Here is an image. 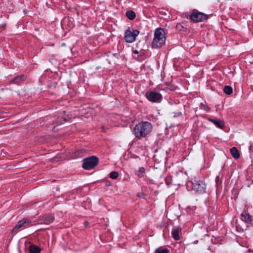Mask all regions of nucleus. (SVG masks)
Instances as JSON below:
<instances>
[{"label": "nucleus", "instance_id": "nucleus-1", "mask_svg": "<svg viewBox=\"0 0 253 253\" xmlns=\"http://www.w3.org/2000/svg\"><path fill=\"white\" fill-rule=\"evenodd\" d=\"M151 124L147 121H142L136 124L133 129V134L138 139L147 137L152 130Z\"/></svg>", "mask_w": 253, "mask_h": 253}, {"label": "nucleus", "instance_id": "nucleus-2", "mask_svg": "<svg viewBox=\"0 0 253 253\" xmlns=\"http://www.w3.org/2000/svg\"><path fill=\"white\" fill-rule=\"evenodd\" d=\"M165 32L162 28H158L155 32L154 38L152 42L153 48H158L162 47L166 42Z\"/></svg>", "mask_w": 253, "mask_h": 253}, {"label": "nucleus", "instance_id": "nucleus-3", "mask_svg": "<svg viewBox=\"0 0 253 253\" xmlns=\"http://www.w3.org/2000/svg\"><path fill=\"white\" fill-rule=\"evenodd\" d=\"M188 188L191 187V190L198 193H203L206 191L205 184L201 180L194 179L187 183Z\"/></svg>", "mask_w": 253, "mask_h": 253}, {"label": "nucleus", "instance_id": "nucleus-4", "mask_svg": "<svg viewBox=\"0 0 253 253\" xmlns=\"http://www.w3.org/2000/svg\"><path fill=\"white\" fill-rule=\"evenodd\" d=\"M98 163V159L95 156L88 157L84 160L83 167L85 169H90L95 167Z\"/></svg>", "mask_w": 253, "mask_h": 253}, {"label": "nucleus", "instance_id": "nucleus-5", "mask_svg": "<svg viewBox=\"0 0 253 253\" xmlns=\"http://www.w3.org/2000/svg\"><path fill=\"white\" fill-rule=\"evenodd\" d=\"M139 32L138 30H133L131 31L127 30L125 32L124 39L126 42L128 43L133 42L135 41L136 37L139 34Z\"/></svg>", "mask_w": 253, "mask_h": 253}, {"label": "nucleus", "instance_id": "nucleus-6", "mask_svg": "<svg viewBox=\"0 0 253 253\" xmlns=\"http://www.w3.org/2000/svg\"><path fill=\"white\" fill-rule=\"evenodd\" d=\"M147 98L151 102H159L162 99V95L160 93L150 91L146 93Z\"/></svg>", "mask_w": 253, "mask_h": 253}, {"label": "nucleus", "instance_id": "nucleus-7", "mask_svg": "<svg viewBox=\"0 0 253 253\" xmlns=\"http://www.w3.org/2000/svg\"><path fill=\"white\" fill-rule=\"evenodd\" d=\"M207 15L201 12H194L191 14V19L196 22L203 21L207 19Z\"/></svg>", "mask_w": 253, "mask_h": 253}, {"label": "nucleus", "instance_id": "nucleus-8", "mask_svg": "<svg viewBox=\"0 0 253 253\" xmlns=\"http://www.w3.org/2000/svg\"><path fill=\"white\" fill-rule=\"evenodd\" d=\"M54 220V217L52 214H45L39 218V223L48 225Z\"/></svg>", "mask_w": 253, "mask_h": 253}, {"label": "nucleus", "instance_id": "nucleus-9", "mask_svg": "<svg viewBox=\"0 0 253 253\" xmlns=\"http://www.w3.org/2000/svg\"><path fill=\"white\" fill-rule=\"evenodd\" d=\"M30 220L27 218H24L19 221L12 230V232H16L21 227H27L30 224Z\"/></svg>", "mask_w": 253, "mask_h": 253}, {"label": "nucleus", "instance_id": "nucleus-10", "mask_svg": "<svg viewBox=\"0 0 253 253\" xmlns=\"http://www.w3.org/2000/svg\"><path fill=\"white\" fill-rule=\"evenodd\" d=\"M181 231V228L180 226L175 227L172 229L171 232L172 237L175 240H178L180 239L179 233Z\"/></svg>", "mask_w": 253, "mask_h": 253}, {"label": "nucleus", "instance_id": "nucleus-11", "mask_svg": "<svg viewBox=\"0 0 253 253\" xmlns=\"http://www.w3.org/2000/svg\"><path fill=\"white\" fill-rule=\"evenodd\" d=\"M208 120L219 128L222 129L225 127L224 122L220 120L209 119Z\"/></svg>", "mask_w": 253, "mask_h": 253}, {"label": "nucleus", "instance_id": "nucleus-12", "mask_svg": "<svg viewBox=\"0 0 253 253\" xmlns=\"http://www.w3.org/2000/svg\"><path fill=\"white\" fill-rule=\"evenodd\" d=\"M241 215H242V220L244 221L245 222H246L247 223H251V222H252L251 216H250V215L249 213L244 211L242 213Z\"/></svg>", "mask_w": 253, "mask_h": 253}, {"label": "nucleus", "instance_id": "nucleus-13", "mask_svg": "<svg viewBox=\"0 0 253 253\" xmlns=\"http://www.w3.org/2000/svg\"><path fill=\"white\" fill-rule=\"evenodd\" d=\"M230 153L233 157L235 159H237L240 157L239 152L235 147L230 149Z\"/></svg>", "mask_w": 253, "mask_h": 253}, {"label": "nucleus", "instance_id": "nucleus-14", "mask_svg": "<svg viewBox=\"0 0 253 253\" xmlns=\"http://www.w3.org/2000/svg\"><path fill=\"white\" fill-rule=\"evenodd\" d=\"M29 250L30 253H40L41 252L40 248L34 245H31Z\"/></svg>", "mask_w": 253, "mask_h": 253}, {"label": "nucleus", "instance_id": "nucleus-15", "mask_svg": "<svg viewBox=\"0 0 253 253\" xmlns=\"http://www.w3.org/2000/svg\"><path fill=\"white\" fill-rule=\"evenodd\" d=\"M126 16L130 20H133L135 17V13L132 10H128L126 12Z\"/></svg>", "mask_w": 253, "mask_h": 253}, {"label": "nucleus", "instance_id": "nucleus-16", "mask_svg": "<svg viewBox=\"0 0 253 253\" xmlns=\"http://www.w3.org/2000/svg\"><path fill=\"white\" fill-rule=\"evenodd\" d=\"M223 91L225 94L227 95H230L233 92V89L230 86L225 85L224 87Z\"/></svg>", "mask_w": 253, "mask_h": 253}, {"label": "nucleus", "instance_id": "nucleus-17", "mask_svg": "<svg viewBox=\"0 0 253 253\" xmlns=\"http://www.w3.org/2000/svg\"><path fill=\"white\" fill-rule=\"evenodd\" d=\"M169 252L168 249L160 247L156 250L155 253H168Z\"/></svg>", "mask_w": 253, "mask_h": 253}, {"label": "nucleus", "instance_id": "nucleus-18", "mask_svg": "<svg viewBox=\"0 0 253 253\" xmlns=\"http://www.w3.org/2000/svg\"><path fill=\"white\" fill-rule=\"evenodd\" d=\"M25 77L24 75H22L20 76H17L15 78H14L13 80L14 83H18L20 81H23L25 79Z\"/></svg>", "mask_w": 253, "mask_h": 253}, {"label": "nucleus", "instance_id": "nucleus-19", "mask_svg": "<svg viewBox=\"0 0 253 253\" xmlns=\"http://www.w3.org/2000/svg\"><path fill=\"white\" fill-rule=\"evenodd\" d=\"M119 175V173L117 171H112L110 173V177L113 179L117 178Z\"/></svg>", "mask_w": 253, "mask_h": 253}, {"label": "nucleus", "instance_id": "nucleus-20", "mask_svg": "<svg viewBox=\"0 0 253 253\" xmlns=\"http://www.w3.org/2000/svg\"><path fill=\"white\" fill-rule=\"evenodd\" d=\"M145 169L144 168H143V167L140 168L139 169V172L141 173L142 174L145 172Z\"/></svg>", "mask_w": 253, "mask_h": 253}, {"label": "nucleus", "instance_id": "nucleus-21", "mask_svg": "<svg viewBox=\"0 0 253 253\" xmlns=\"http://www.w3.org/2000/svg\"><path fill=\"white\" fill-rule=\"evenodd\" d=\"M183 28L182 26L179 24L176 25V28L179 30H181V28Z\"/></svg>", "mask_w": 253, "mask_h": 253}, {"label": "nucleus", "instance_id": "nucleus-22", "mask_svg": "<svg viewBox=\"0 0 253 253\" xmlns=\"http://www.w3.org/2000/svg\"><path fill=\"white\" fill-rule=\"evenodd\" d=\"M88 224H89V223L86 221L84 222V225L85 227L87 226Z\"/></svg>", "mask_w": 253, "mask_h": 253}, {"label": "nucleus", "instance_id": "nucleus-23", "mask_svg": "<svg viewBox=\"0 0 253 253\" xmlns=\"http://www.w3.org/2000/svg\"><path fill=\"white\" fill-rule=\"evenodd\" d=\"M133 53L136 54H137L139 53V52H138V51L137 50H133Z\"/></svg>", "mask_w": 253, "mask_h": 253}, {"label": "nucleus", "instance_id": "nucleus-24", "mask_svg": "<svg viewBox=\"0 0 253 253\" xmlns=\"http://www.w3.org/2000/svg\"><path fill=\"white\" fill-rule=\"evenodd\" d=\"M205 110L207 111H209V108L208 107H207L206 108H205Z\"/></svg>", "mask_w": 253, "mask_h": 253}, {"label": "nucleus", "instance_id": "nucleus-25", "mask_svg": "<svg viewBox=\"0 0 253 253\" xmlns=\"http://www.w3.org/2000/svg\"><path fill=\"white\" fill-rule=\"evenodd\" d=\"M52 130L53 131H55L56 130V129H55V126L52 128Z\"/></svg>", "mask_w": 253, "mask_h": 253}, {"label": "nucleus", "instance_id": "nucleus-26", "mask_svg": "<svg viewBox=\"0 0 253 253\" xmlns=\"http://www.w3.org/2000/svg\"><path fill=\"white\" fill-rule=\"evenodd\" d=\"M181 113H178V116H180V115H181Z\"/></svg>", "mask_w": 253, "mask_h": 253}, {"label": "nucleus", "instance_id": "nucleus-27", "mask_svg": "<svg viewBox=\"0 0 253 253\" xmlns=\"http://www.w3.org/2000/svg\"><path fill=\"white\" fill-rule=\"evenodd\" d=\"M138 197H141V195H140V194H138Z\"/></svg>", "mask_w": 253, "mask_h": 253}, {"label": "nucleus", "instance_id": "nucleus-28", "mask_svg": "<svg viewBox=\"0 0 253 253\" xmlns=\"http://www.w3.org/2000/svg\"><path fill=\"white\" fill-rule=\"evenodd\" d=\"M218 178H219V176H217V177H216V180H217V179Z\"/></svg>", "mask_w": 253, "mask_h": 253}, {"label": "nucleus", "instance_id": "nucleus-29", "mask_svg": "<svg viewBox=\"0 0 253 253\" xmlns=\"http://www.w3.org/2000/svg\"><path fill=\"white\" fill-rule=\"evenodd\" d=\"M64 122H66V118H64Z\"/></svg>", "mask_w": 253, "mask_h": 253}, {"label": "nucleus", "instance_id": "nucleus-30", "mask_svg": "<svg viewBox=\"0 0 253 253\" xmlns=\"http://www.w3.org/2000/svg\"><path fill=\"white\" fill-rule=\"evenodd\" d=\"M4 1L5 2H6V1L8 2V0H4Z\"/></svg>", "mask_w": 253, "mask_h": 253}, {"label": "nucleus", "instance_id": "nucleus-31", "mask_svg": "<svg viewBox=\"0 0 253 253\" xmlns=\"http://www.w3.org/2000/svg\"><path fill=\"white\" fill-rule=\"evenodd\" d=\"M141 177L143 176V174H142L141 175H140Z\"/></svg>", "mask_w": 253, "mask_h": 253}]
</instances>
